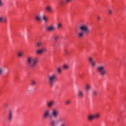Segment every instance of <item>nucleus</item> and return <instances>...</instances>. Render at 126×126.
Wrapping results in <instances>:
<instances>
[{
  "label": "nucleus",
  "instance_id": "23",
  "mask_svg": "<svg viewBox=\"0 0 126 126\" xmlns=\"http://www.w3.org/2000/svg\"><path fill=\"white\" fill-rule=\"evenodd\" d=\"M32 61H33V58L32 57H29L28 58L27 62L29 63H31Z\"/></svg>",
  "mask_w": 126,
  "mask_h": 126
},
{
  "label": "nucleus",
  "instance_id": "8",
  "mask_svg": "<svg viewBox=\"0 0 126 126\" xmlns=\"http://www.w3.org/2000/svg\"><path fill=\"white\" fill-rule=\"evenodd\" d=\"M13 119V112L12 110H10L8 112L7 120L9 123H10L12 119Z\"/></svg>",
  "mask_w": 126,
  "mask_h": 126
},
{
  "label": "nucleus",
  "instance_id": "41",
  "mask_svg": "<svg viewBox=\"0 0 126 126\" xmlns=\"http://www.w3.org/2000/svg\"><path fill=\"white\" fill-rule=\"evenodd\" d=\"M5 107H6V108H7V107H8L7 105H5Z\"/></svg>",
  "mask_w": 126,
  "mask_h": 126
},
{
  "label": "nucleus",
  "instance_id": "28",
  "mask_svg": "<svg viewBox=\"0 0 126 126\" xmlns=\"http://www.w3.org/2000/svg\"><path fill=\"white\" fill-rule=\"evenodd\" d=\"M42 20H43V21H45V22H47L48 20V17H47L45 15H43L42 16Z\"/></svg>",
  "mask_w": 126,
  "mask_h": 126
},
{
  "label": "nucleus",
  "instance_id": "15",
  "mask_svg": "<svg viewBox=\"0 0 126 126\" xmlns=\"http://www.w3.org/2000/svg\"><path fill=\"white\" fill-rule=\"evenodd\" d=\"M45 10L49 12V13H52L53 12V8L50 5H48L45 8Z\"/></svg>",
  "mask_w": 126,
  "mask_h": 126
},
{
  "label": "nucleus",
  "instance_id": "26",
  "mask_svg": "<svg viewBox=\"0 0 126 126\" xmlns=\"http://www.w3.org/2000/svg\"><path fill=\"white\" fill-rule=\"evenodd\" d=\"M37 83V82L35 80H32L31 81V86H35Z\"/></svg>",
  "mask_w": 126,
  "mask_h": 126
},
{
  "label": "nucleus",
  "instance_id": "32",
  "mask_svg": "<svg viewBox=\"0 0 126 126\" xmlns=\"http://www.w3.org/2000/svg\"><path fill=\"white\" fill-rule=\"evenodd\" d=\"M59 38H60L59 35H55L54 36V38L55 40V41H58V40H59Z\"/></svg>",
  "mask_w": 126,
  "mask_h": 126
},
{
  "label": "nucleus",
  "instance_id": "9",
  "mask_svg": "<svg viewBox=\"0 0 126 126\" xmlns=\"http://www.w3.org/2000/svg\"><path fill=\"white\" fill-rule=\"evenodd\" d=\"M77 96L80 99H82V98L84 97V93H83V91L81 90H78L77 93Z\"/></svg>",
  "mask_w": 126,
  "mask_h": 126
},
{
  "label": "nucleus",
  "instance_id": "6",
  "mask_svg": "<svg viewBox=\"0 0 126 126\" xmlns=\"http://www.w3.org/2000/svg\"><path fill=\"white\" fill-rule=\"evenodd\" d=\"M51 111L49 109H45L42 114L43 119H48V118H51Z\"/></svg>",
  "mask_w": 126,
  "mask_h": 126
},
{
  "label": "nucleus",
  "instance_id": "12",
  "mask_svg": "<svg viewBox=\"0 0 126 126\" xmlns=\"http://www.w3.org/2000/svg\"><path fill=\"white\" fill-rule=\"evenodd\" d=\"M55 26L51 25L47 27L46 30L48 32H50L51 31H54V30H55Z\"/></svg>",
  "mask_w": 126,
  "mask_h": 126
},
{
  "label": "nucleus",
  "instance_id": "5",
  "mask_svg": "<svg viewBox=\"0 0 126 126\" xmlns=\"http://www.w3.org/2000/svg\"><path fill=\"white\" fill-rule=\"evenodd\" d=\"M100 114L99 113H96L94 115H90L88 116V121L89 122H91L92 121H93L94 119H98L99 118H100Z\"/></svg>",
  "mask_w": 126,
  "mask_h": 126
},
{
  "label": "nucleus",
  "instance_id": "3",
  "mask_svg": "<svg viewBox=\"0 0 126 126\" xmlns=\"http://www.w3.org/2000/svg\"><path fill=\"white\" fill-rule=\"evenodd\" d=\"M97 71L100 76H102V77H104V76L106 75V73H107L106 69H105V66L104 65L98 66L97 68Z\"/></svg>",
  "mask_w": 126,
  "mask_h": 126
},
{
  "label": "nucleus",
  "instance_id": "17",
  "mask_svg": "<svg viewBox=\"0 0 126 126\" xmlns=\"http://www.w3.org/2000/svg\"><path fill=\"white\" fill-rule=\"evenodd\" d=\"M91 88H92V87L90 84H87L85 86V90H86V91H89V90H90Z\"/></svg>",
  "mask_w": 126,
  "mask_h": 126
},
{
  "label": "nucleus",
  "instance_id": "36",
  "mask_svg": "<svg viewBox=\"0 0 126 126\" xmlns=\"http://www.w3.org/2000/svg\"><path fill=\"white\" fill-rule=\"evenodd\" d=\"M59 126H66L65 123H62Z\"/></svg>",
  "mask_w": 126,
  "mask_h": 126
},
{
  "label": "nucleus",
  "instance_id": "19",
  "mask_svg": "<svg viewBox=\"0 0 126 126\" xmlns=\"http://www.w3.org/2000/svg\"><path fill=\"white\" fill-rule=\"evenodd\" d=\"M35 46L36 48H40L42 47V42L41 41H38L35 43Z\"/></svg>",
  "mask_w": 126,
  "mask_h": 126
},
{
  "label": "nucleus",
  "instance_id": "43",
  "mask_svg": "<svg viewBox=\"0 0 126 126\" xmlns=\"http://www.w3.org/2000/svg\"><path fill=\"white\" fill-rule=\"evenodd\" d=\"M1 62H0V63Z\"/></svg>",
  "mask_w": 126,
  "mask_h": 126
},
{
  "label": "nucleus",
  "instance_id": "29",
  "mask_svg": "<svg viewBox=\"0 0 126 126\" xmlns=\"http://www.w3.org/2000/svg\"><path fill=\"white\" fill-rule=\"evenodd\" d=\"M57 124H60V123H62L63 122V118L62 117H59L57 120Z\"/></svg>",
  "mask_w": 126,
  "mask_h": 126
},
{
  "label": "nucleus",
  "instance_id": "24",
  "mask_svg": "<svg viewBox=\"0 0 126 126\" xmlns=\"http://www.w3.org/2000/svg\"><path fill=\"white\" fill-rule=\"evenodd\" d=\"M40 63L38 58H36L33 60V63Z\"/></svg>",
  "mask_w": 126,
  "mask_h": 126
},
{
  "label": "nucleus",
  "instance_id": "10",
  "mask_svg": "<svg viewBox=\"0 0 126 126\" xmlns=\"http://www.w3.org/2000/svg\"><path fill=\"white\" fill-rule=\"evenodd\" d=\"M55 105V101L54 100H51L49 102H47L46 103V106L48 107V108H52L53 106Z\"/></svg>",
  "mask_w": 126,
  "mask_h": 126
},
{
  "label": "nucleus",
  "instance_id": "4",
  "mask_svg": "<svg viewBox=\"0 0 126 126\" xmlns=\"http://www.w3.org/2000/svg\"><path fill=\"white\" fill-rule=\"evenodd\" d=\"M51 118H54L56 119V118H58L59 116H60V111H59L58 109L56 108H53L52 109V112L51 114Z\"/></svg>",
  "mask_w": 126,
  "mask_h": 126
},
{
  "label": "nucleus",
  "instance_id": "16",
  "mask_svg": "<svg viewBox=\"0 0 126 126\" xmlns=\"http://www.w3.org/2000/svg\"><path fill=\"white\" fill-rule=\"evenodd\" d=\"M24 53L22 51H19L17 53V57L18 59H22V58H23Z\"/></svg>",
  "mask_w": 126,
  "mask_h": 126
},
{
  "label": "nucleus",
  "instance_id": "25",
  "mask_svg": "<svg viewBox=\"0 0 126 126\" xmlns=\"http://www.w3.org/2000/svg\"><path fill=\"white\" fill-rule=\"evenodd\" d=\"M28 66H30L31 68H33L36 66V63H29Z\"/></svg>",
  "mask_w": 126,
  "mask_h": 126
},
{
  "label": "nucleus",
  "instance_id": "7",
  "mask_svg": "<svg viewBox=\"0 0 126 126\" xmlns=\"http://www.w3.org/2000/svg\"><path fill=\"white\" fill-rule=\"evenodd\" d=\"M47 48L46 47H42L39 48L36 50H35V53L36 55H42V54L47 52Z\"/></svg>",
  "mask_w": 126,
  "mask_h": 126
},
{
  "label": "nucleus",
  "instance_id": "31",
  "mask_svg": "<svg viewBox=\"0 0 126 126\" xmlns=\"http://www.w3.org/2000/svg\"><path fill=\"white\" fill-rule=\"evenodd\" d=\"M64 54L65 56H67L68 55V51L67 49H64Z\"/></svg>",
  "mask_w": 126,
  "mask_h": 126
},
{
  "label": "nucleus",
  "instance_id": "42",
  "mask_svg": "<svg viewBox=\"0 0 126 126\" xmlns=\"http://www.w3.org/2000/svg\"><path fill=\"white\" fill-rule=\"evenodd\" d=\"M118 121H119V119H118Z\"/></svg>",
  "mask_w": 126,
  "mask_h": 126
},
{
  "label": "nucleus",
  "instance_id": "18",
  "mask_svg": "<svg viewBox=\"0 0 126 126\" xmlns=\"http://www.w3.org/2000/svg\"><path fill=\"white\" fill-rule=\"evenodd\" d=\"M66 3V2L65 1V0H60L59 1V4L60 6H63L64 4H65Z\"/></svg>",
  "mask_w": 126,
  "mask_h": 126
},
{
  "label": "nucleus",
  "instance_id": "11",
  "mask_svg": "<svg viewBox=\"0 0 126 126\" xmlns=\"http://www.w3.org/2000/svg\"><path fill=\"white\" fill-rule=\"evenodd\" d=\"M34 18L36 21H42V16L40 14H36L34 16Z\"/></svg>",
  "mask_w": 126,
  "mask_h": 126
},
{
  "label": "nucleus",
  "instance_id": "14",
  "mask_svg": "<svg viewBox=\"0 0 126 126\" xmlns=\"http://www.w3.org/2000/svg\"><path fill=\"white\" fill-rule=\"evenodd\" d=\"M49 125L50 126H57L58 122L55 120H52L50 121Z\"/></svg>",
  "mask_w": 126,
  "mask_h": 126
},
{
  "label": "nucleus",
  "instance_id": "39",
  "mask_svg": "<svg viewBox=\"0 0 126 126\" xmlns=\"http://www.w3.org/2000/svg\"><path fill=\"white\" fill-rule=\"evenodd\" d=\"M2 72V68L0 67V75L1 74V73Z\"/></svg>",
  "mask_w": 126,
  "mask_h": 126
},
{
  "label": "nucleus",
  "instance_id": "37",
  "mask_svg": "<svg viewBox=\"0 0 126 126\" xmlns=\"http://www.w3.org/2000/svg\"><path fill=\"white\" fill-rule=\"evenodd\" d=\"M66 1V3H69V2H70V1H72V0H65Z\"/></svg>",
  "mask_w": 126,
  "mask_h": 126
},
{
  "label": "nucleus",
  "instance_id": "13",
  "mask_svg": "<svg viewBox=\"0 0 126 126\" xmlns=\"http://www.w3.org/2000/svg\"><path fill=\"white\" fill-rule=\"evenodd\" d=\"M88 60L90 63H96V61H94V58L91 56H89Z\"/></svg>",
  "mask_w": 126,
  "mask_h": 126
},
{
  "label": "nucleus",
  "instance_id": "40",
  "mask_svg": "<svg viewBox=\"0 0 126 126\" xmlns=\"http://www.w3.org/2000/svg\"><path fill=\"white\" fill-rule=\"evenodd\" d=\"M97 19H98V20H100V19H101V17L100 16H98Z\"/></svg>",
  "mask_w": 126,
  "mask_h": 126
},
{
  "label": "nucleus",
  "instance_id": "2",
  "mask_svg": "<svg viewBox=\"0 0 126 126\" xmlns=\"http://www.w3.org/2000/svg\"><path fill=\"white\" fill-rule=\"evenodd\" d=\"M56 80H57V75L55 74L50 75L47 78V81L50 86H54Z\"/></svg>",
  "mask_w": 126,
  "mask_h": 126
},
{
  "label": "nucleus",
  "instance_id": "34",
  "mask_svg": "<svg viewBox=\"0 0 126 126\" xmlns=\"http://www.w3.org/2000/svg\"><path fill=\"white\" fill-rule=\"evenodd\" d=\"M95 65L96 63H91L90 66L92 67V68H93V67H95Z\"/></svg>",
  "mask_w": 126,
  "mask_h": 126
},
{
  "label": "nucleus",
  "instance_id": "20",
  "mask_svg": "<svg viewBox=\"0 0 126 126\" xmlns=\"http://www.w3.org/2000/svg\"><path fill=\"white\" fill-rule=\"evenodd\" d=\"M63 69H68L69 68V65L67 64H63Z\"/></svg>",
  "mask_w": 126,
  "mask_h": 126
},
{
  "label": "nucleus",
  "instance_id": "1",
  "mask_svg": "<svg viewBox=\"0 0 126 126\" xmlns=\"http://www.w3.org/2000/svg\"><path fill=\"white\" fill-rule=\"evenodd\" d=\"M79 29L80 30V31L77 33V37L79 39L83 38L85 34H87V33H89V32H90V30H89V27L88 26V25L85 24H81L79 26Z\"/></svg>",
  "mask_w": 126,
  "mask_h": 126
},
{
  "label": "nucleus",
  "instance_id": "35",
  "mask_svg": "<svg viewBox=\"0 0 126 126\" xmlns=\"http://www.w3.org/2000/svg\"><path fill=\"white\" fill-rule=\"evenodd\" d=\"M3 5V3L2 2V0H0V6H2Z\"/></svg>",
  "mask_w": 126,
  "mask_h": 126
},
{
  "label": "nucleus",
  "instance_id": "21",
  "mask_svg": "<svg viewBox=\"0 0 126 126\" xmlns=\"http://www.w3.org/2000/svg\"><path fill=\"white\" fill-rule=\"evenodd\" d=\"M2 22H6V18L2 16H0V23Z\"/></svg>",
  "mask_w": 126,
  "mask_h": 126
},
{
  "label": "nucleus",
  "instance_id": "38",
  "mask_svg": "<svg viewBox=\"0 0 126 126\" xmlns=\"http://www.w3.org/2000/svg\"><path fill=\"white\" fill-rule=\"evenodd\" d=\"M65 103H66V105H68V104H70V100H68L66 101Z\"/></svg>",
  "mask_w": 126,
  "mask_h": 126
},
{
  "label": "nucleus",
  "instance_id": "33",
  "mask_svg": "<svg viewBox=\"0 0 126 126\" xmlns=\"http://www.w3.org/2000/svg\"><path fill=\"white\" fill-rule=\"evenodd\" d=\"M109 14L112 15L113 14V10L112 9H109L108 10Z\"/></svg>",
  "mask_w": 126,
  "mask_h": 126
},
{
  "label": "nucleus",
  "instance_id": "30",
  "mask_svg": "<svg viewBox=\"0 0 126 126\" xmlns=\"http://www.w3.org/2000/svg\"><path fill=\"white\" fill-rule=\"evenodd\" d=\"M62 70H63L62 69V68H61V67L57 68V71L58 72H59V73H62Z\"/></svg>",
  "mask_w": 126,
  "mask_h": 126
},
{
  "label": "nucleus",
  "instance_id": "22",
  "mask_svg": "<svg viewBox=\"0 0 126 126\" xmlns=\"http://www.w3.org/2000/svg\"><path fill=\"white\" fill-rule=\"evenodd\" d=\"M63 28V24L59 22L57 24V29H62Z\"/></svg>",
  "mask_w": 126,
  "mask_h": 126
},
{
  "label": "nucleus",
  "instance_id": "27",
  "mask_svg": "<svg viewBox=\"0 0 126 126\" xmlns=\"http://www.w3.org/2000/svg\"><path fill=\"white\" fill-rule=\"evenodd\" d=\"M92 94L93 96H97V95H98V91L94 90L93 91Z\"/></svg>",
  "mask_w": 126,
  "mask_h": 126
}]
</instances>
